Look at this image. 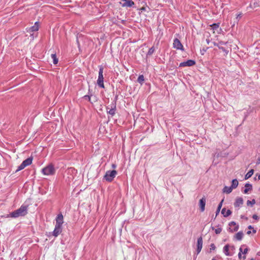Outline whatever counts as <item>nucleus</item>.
Wrapping results in <instances>:
<instances>
[{
    "instance_id": "obj_26",
    "label": "nucleus",
    "mask_w": 260,
    "mask_h": 260,
    "mask_svg": "<svg viewBox=\"0 0 260 260\" xmlns=\"http://www.w3.org/2000/svg\"><path fill=\"white\" fill-rule=\"evenodd\" d=\"M51 58L53 59V62L54 64H56L58 63V58L56 57V55L55 54H51Z\"/></svg>"
},
{
    "instance_id": "obj_41",
    "label": "nucleus",
    "mask_w": 260,
    "mask_h": 260,
    "mask_svg": "<svg viewBox=\"0 0 260 260\" xmlns=\"http://www.w3.org/2000/svg\"><path fill=\"white\" fill-rule=\"evenodd\" d=\"M238 257L239 258H241V253L240 252L238 253Z\"/></svg>"
},
{
    "instance_id": "obj_24",
    "label": "nucleus",
    "mask_w": 260,
    "mask_h": 260,
    "mask_svg": "<svg viewBox=\"0 0 260 260\" xmlns=\"http://www.w3.org/2000/svg\"><path fill=\"white\" fill-rule=\"evenodd\" d=\"M137 81L142 85L143 84V82L144 81V77L143 75H139V76L138 78Z\"/></svg>"
},
{
    "instance_id": "obj_27",
    "label": "nucleus",
    "mask_w": 260,
    "mask_h": 260,
    "mask_svg": "<svg viewBox=\"0 0 260 260\" xmlns=\"http://www.w3.org/2000/svg\"><path fill=\"white\" fill-rule=\"evenodd\" d=\"M155 50V48H154V46H152V47H151V48L149 49V50H148V52H147V56H151V55H152V54L154 52Z\"/></svg>"
},
{
    "instance_id": "obj_42",
    "label": "nucleus",
    "mask_w": 260,
    "mask_h": 260,
    "mask_svg": "<svg viewBox=\"0 0 260 260\" xmlns=\"http://www.w3.org/2000/svg\"><path fill=\"white\" fill-rule=\"evenodd\" d=\"M241 14H239L237 15V18H241Z\"/></svg>"
},
{
    "instance_id": "obj_29",
    "label": "nucleus",
    "mask_w": 260,
    "mask_h": 260,
    "mask_svg": "<svg viewBox=\"0 0 260 260\" xmlns=\"http://www.w3.org/2000/svg\"><path fill=\"white\" fill-rule=\"evenodd\" d=\"M25 167L24 166V165H23V164L22 162L21 164V165L20 166H18L17 169L16 170V172H18L22 169H23L24 168H25Z\"/></svg>"
},
{
    "instance_id": "obj_14",
    "label": "nucleus",
    "mask_w": 260,
    "mask_h": 260,
    "mask_svg": "<svg viewBox=\"0 0 260 260\" xmlns=\"http://www.w3.org/2000/svg\"><path fill=\"white\" fill-rule=\"evenodd\" d=\"M39 28V22H36L35 24L29 28L28 30H27L28 32H34L38 31Z\"/></svg>"
},
{
    "instance_id": "obj_6",
    "label": "nucleus",
    "mask_w": 260,
    "mask_h": 260,
    "mask_svg": "<svg viewBox=\"0 0 260 260\" xmlns=\"http://www.w3.org/2000/svg\"><path fill=\"white\" fill-rule=\"evenodd\" d=\"M229 231L231 233L236 232L239 229V225L235 221H231L229 223Z\"/></svg>"
},
{
    "instance_id": "obj_37",
    "label": "nucleus",
    "mask_w": 260,
    "mask_h": 260,
    "mask_svg": "<svg viewBox=\"0 0 260 260\" xmlns=\"http://www.w3.org/2000/svg\"><path fill=\"white\" fill-rule=\"evenodd\" d=\"M219 48L220 49H221L223 52H226V53H228V52H226V50L225 49V48H223V47H219Z\"/></svg>"
},
{
    "instance_id": "obj_2",
    "label": "nucleus",
    "mask_w": 260,
    "mask_h": 260,
    "mask_svg": "<svg viewBox=\"0 0 260 260\" xmlns=\"http://www.w3.org/2000/svg\"><path fill=\"white\" fill-rule=\"evenodd\" d=\"M103 70V67L102 66H99V76L97 80L98 86L103 88L105 87L104 84Z\"/></svg>"
},
{
    "instance_id": "obj_48",
    "label": "nucleus",
    "mask_w": 260,
    "mask_h": 260,
    "mask_svg": "<svg viewBox=\"0 0 260 260\" xmlns=\"http://www.w3.org/2000/svg\"><path fill=\"white\" fill-rule=\"evenodd\" d=\"M206 41H207V43L208 44H209V40H206Z\"/></svg>"
},
{
    "instance_id": "obj_22",
    "label": "nucleus",
    "mask_w": 260,
    "mask_h": 260,
    "mask_svg": "<svg viewBox=\"0 0 260 260\" xmlns=\"http://www.w3.org/2000/svg\"><path fill=\"white\" fill-rule=\"evenodd\" d=\"M223 202V199L221 200V201L219 203V204L218 205L216 211V216H217L220 212V209L222 206V203Z\"/></svg>"
},
{
    "instance_id": "obj_49",
    "label": "nucleus",
    "mask_w": 260,
    "mask_h": 260,
    "mask_svg": "<svg viewBox=\"0 0 260 260\" xmlns=\"http://www.w3.org/2000/svg\"><path fill=\"white\" fill-rule=\"evenodd\" d=\"M246 258V257L244 256H243V259H245Z\"/></svg>"
},
{
    "instance_id": "obj_19",
    "label": "nucleus",
    "mask_w": 260,
    "mask_h": 260,
    "mask_svg": "<svg viewBox=\"0 0 260 260\" xmlns=\"http://www.w3.org/2000/svg\"><path fill=\"white\" fill-rule=\"evenodd\" d=\"M243 237V233L242 231L238 232L234 236V238L238 241H241Z\"/></svg>"
},
{
    "instance_id": "obj_8",
    "label": "nucleus",
    "mask_w": 260,
    "mask_h": 260,
    "mask_svg": "<svg viewBox=\"0 0 260 260\" xmlns=\"http://www.w3.org/2000/svg\"><path fill=\"white\" fill-rule=\"evenodd\" d=\"M107 112L111 116H113L115 114L116 111V104L114 103L111 105V108H110L109 107H106Z\"/></svg>"
},
{
    "instance_id": "obj_11",
    "label": "nucleus",
    "mask_w": 260,
    "mask_h": 260,
    "mask_svg": "<svg viewBox=\"0 0 260 260\" xmlns=\"http://www.w3.org/2000/svg\"><path fill=\"white\" fill-rule=\"evenodd\" d=\"M203 246V239L202 237H199L197 240V254H199Z\"/></svg>"
},
{
    "instance_id": "obj_23",
    "label": "nucleus",
    "mask_w": 260,
    "mask_h": 260,
    "mask_svg": "<svg viewBox=\"0 0 260 260\" xmlns=\"http://www.w3.org/2000/svg\"><path fill=\"white\" fill-rule=\"evenodd\" d=\"M238 185V181L236 179H233L232 182L231 187L234 189L236 188Z\"/></svg>"
},
{
    "instance_id": "obj_40",
    "label": "nucleus",
    "mask_w": 260,
    "mask_h": 260,
    "mask_svg": "<svg viewBox=\"0 0 260 260\" xmlns=\"http://www.w3.org/2000/svg\"><path fill=\"white\" fill-rule=\"evenodd\" d=\"M248 229L249 230H251V229H253V228L251 225H250L248 226Z\"/></svg>"
},
{
    "instance_id": "obj_33",
    "label": "nucleus",
    "mask_w": 260,
    "mask_h": 260,
    "mask_svg": "<svg viewBox=\"0 0 260 260\" xmlns=\"http://www.w3.org/2000/svg\"><path fill=\"white\" fill-rule=\"evenodd\" d=\"M84 98L85 99L88 100V101H89L90 102L92 103L91 102V96H90L89 95H86L84 96Z\"/></svg>"
},
{
    "instance_id": "obj_12",
    "label": "nucleus",
    "mask_w": 260,
    "mask_h": 260,
    "mask_svg": "<svg viewBox=\"0 0 260 260\" xmlns=\"http://www.w3.org/2000/svg\"><path fill=\"white\" fill-rule=\"evenodd\" d=\"M124 2L123 4H121L123 7H132L134 5L135 3L132 0H122Z\"/></svg>"
},
{
    "instance_id": "obj_3",
    "label": "nucleus",
    "mask_w": 260,
    "mask_h": 260,
    "mask_svg": "<svg viewBox=\"0 0 260 260\" xmlns=\"http://www.w3.org/2000/svg\"><path fill=\"white\" fill-rule=\"evenodd\" d=\"M117 173V172L115 170L107 171L104 176V179L108 182H111L115 177Z\"/></svg>"
},
{
    "instance_id": "obj_47",
    "label": "nucleus",
    "mask_w": 260,
    "mask_h": 260,
    "mask_svg": "<svg viewBox=\"0 0 260 260\" xmlns=\"http://www.w3.org/2000/svg\"><path fill=\"white\" fill-rule=\"evenodd\" d=\"M70 170H71V171H74V170H74V169L71 168V169H70Z\"/></svg>"
},
{
    "instance_id": "obj_46",
    "label": "nucleus",
    "mask_w": 260,
    "mask_h": 260,
    "mask_svg": "<svg viewBox=\"0 0 260 260\" xmlns=\"http://www.w3.org/2000/svg\"><path fill=\"white\" fill-rule=\"evenodd\" d=\"M258 179L260 180V174L258 175Z\"/></svg>"
},
{
    "instance_id": "obj_31",
    "label": "nucleus",
    "mask_w": 260,
    "mask_h": 260,
    "mask_svg": "<svg viewBox=\"0 0 260 260\" xmlns=\"http://www.w3.org/2000/svg\"><path fill=\"white\" fill-rule=\"evenodd\" d=\"M216 248V246L215 245H214V244L213 243H212L211 245H210V252H211L212 250H215Z\"/></svg>"
},
{
    "instance_id": "obj_30",
    "label": "nucleus",
    "mask_w": 260,
    "mask_h": 260,
    "mask_svg": "<svg viewBox=\"0 0 260 260\" xmlns=\"http://www.w3.org/2000/svg\"><path fill=\"white\" fill-rule=\"evenodd\" d=\"M212 229L213 230H215V232L216 234H219L221 233V231H222V229L221 228H217V229H215L214 227H211Z\"/></svg>"
},
{
    "instance_id": "obj_15",
    "label": "nucleus",
    "mask_w": 260,
    "mask_h": 260,
    "mask_svg": "<svg viewBox=\"0 0 260 260\" xmlns=\"http://www.w3.org/2000/svg\"><path fill=\"white\" fill-rule=\"evenodd\" d=\"M243 204V200L241 197H238L236 199L235 202L234 203V206L235 207H240Z\"/></svg>"
},
{
    "instance_id": "obj_7",
    "label": "nucleus",
    "mask_w": 260,
    "mask_h": 260,
    "mask_svg": "<svg viewBox=\"0 0 260 260\" xmlns=\"http://www.w3.org/2000/svg\"><path fill=\"white\" fill-rule=\"evenodd\" d=\"M196 64V61L194 60L189 59L186 61L181 62L179 64L180 67H191Z\"/></svg>"
},
{
    "instance_id": "obj_10",
    "label": "nucleus",
    "mask_w": 260,
    "mask_h": 260,
    "mask_svg": "<svg viewBox=\"0 0 260 260\" xmlns=\"http://www.w3.org/2000/svg\"><path fill=\"white\" fill-rule=\"evenodd\" d=\"M63 217L62 214L60 213L58 214L56 218L55 225L62 226V224L63 222Z\"/></svg>"
},
{
    "instance_id": "obj_21",
    "label": "nucleus",
    "mask_w": 260,
    "mask_h": 260,
    "mask_svg": "<svg viewBox=\"0 0 260 260\" xmlns=\"http://www.w3.org/2000/svg\"><path fill=\"white\" fill-rule=\"evenodd\" d=\"M254 170L253 169H251L249 170L248 173L245 176V179H248L253 174Z\"/></svg>"
},
{
    "instance_id": "obj_36",
    "label": "nucleus",
    "mask_w": 260,
    "mask_h": 260,
    "mask_svg": "<svg viewBox=\"0 0 260 260\" xmlns=\"http://www.w3.org/2000/svg\"><path fill=\"white\" fill-rule=\"evenodd\" d=\"M248 250V248H246L244 250V251L242 252V253H243V254H246V253H247Z\"/></svg>"
},
{
    "instance_id": "obj_20",
    "label": "nucleus",
    "mask_w": 260,
    "mask_h": 260,
    "mask_svg": "<svg viewBox=\"0 0 260 260\" xmlns=\"http://www.w3.org/2000/svg\"><path fill=\"white\" fill-rule=\"evenodd\" d=\"M233 189V188L231 187V186L230 187L225 186L223 189V192H225L226 193H230L232 192Z\"/></svg>"
},
{
    "instance_id": "obj_17",
    "label": "nucleus",
    "mask_w": 260,
    "mask_h": 260,
    "mask_svg": "<svg viewBox=\"0 0 260 260\" xmlns=\"http://www.w3.org/2000/svg\"><path fill=\"white\" fill-rule=\"evenodd\" d=\"M245 189L243 190V193L246 194L249 190L252 189V186L251 184L246 183L245 185Z\"/></svg>"
},
{
    "instance_id": "obj_5",
    "label": "nucleus",
    "mask_w": 260,
    "mask_h": 260,
    "mask_svg": "<svg viewBox=\"0 0 260 260\" xmlns=\"http://www.w3.org/2000/svg\"><path fill=\"white\" fill-rule=\"evenodd\" d=\"M173 47L177 50H183V46L179 39L176 38L173 41Z\"/></svg>"
},
{
    "instance_id": "obj_9",
    "label": "nucleus",
    "mask_w": 260,
    "mask_h": 260,
    "mask_svg": "<svg viewBox=\"0 0 260 260\" xmlns=\"http://www.w3.org/2000/svg\"><path fill=\"white\" fill-rule=\"evenodd\" d=\"M62 232V226L58 225H55V228L52 232V235L54 237H57Z\"/></svg>"
},
{
    "instance_id": "obj_28",
    "label": "nucleus",
    "mask_w": 260,
    "mask_h": 260,
    "mask_svg": "<svg viewBox=\"0 0 260 260\" xmlns=\"http://www.w3.org/2000/svg\"><path fill=\"white\" fill-rule=\"evenodd\" d=\"M246 203L248 206H249V205L253 206L254 204H255V200L254 199H253L251 201L248 200L247 201Z\"/></svg>"
},
{
    "instance_id": "obj_35",
    "label": "nucleus",
    "mask_w": 260,
    "mask_h": 260,
    "mask_svg": "<svg viewBox=\"0 0 260 260\" xmlns=\"http://www.w3.org/2000/svg\"><path fill=\"white\" fill-rule=\"evenodd\" d=\"M207 49L208 48H207L206 49L203 48L202 50H201V51L202 52V54H204V53L206 52Z\"/></svg>"
},
{
    "instance_id": "obj_16",
    "label": "nucleus",
    "mask_w": 260,
    "mask_h": 260,
    "mask_svg": "<svg viewBox=\"0 0 260 260\" xmlns=\"http://www.w3.org/2000/svg\"><path fill=\"white\" fill-rule=\"evenodd\" d=\"M221 214L224 217H226L232 214V211L229 209L226 211V209L223 208L221 210Z\"/></svg>"
},
{
    "instance_id": "obj_4",
    "label": "nucleus",
    "mask_w": 260,
    "mask_h": 260,
    "mask_svg": "<svg viewBox=\"0 0 260 260\" xmlns=\"http://www.w3.org/2000/svg\"><path fill=\"white\" fill-rule=\"evenodd\" d=\"M42 172L45 175H52L55 174V170L53 165L52 164H50L43 168Z\"/></svg>"
},
{
    "instance_id": "obj_43",
    "label": "nucleus",
    "mask_w": 260,
    "mask_h": 260,
    "mask_svg": "<svg viewBox=\"0 0 260 260\" xmlns=\"http://www.w3.org/2000/svg\"><path fill=\"white\" fill-rule=\"evenodd\" d=\"M251 233V232L250 231H248L247 232V235H250Z\"/></svg>"
},
{
    "instance_id": "obj_1",
    "label": "nucleus",
    "mask_w": 260,
    "mask_h": 260,
    "mask_svg": "<svg viewBox=\"0 0 260 260\" xmlns=\"http://www.w3.org/2000/svg\"><path fill=\"white\" fill-rule=\"evenodd\" d=\"M28 206L22 205L18 209L11 212L10 214V217L17 218L19 216H23L27 214Z\"/></svg>"
},
{
    "instance_id": "obj_18",
    "label": "nucleus",
    "mask_w": 260,
    "mask_h": 260,
    "mask_svg": "<svg viewBox=\"0 0 260 260\" xmlns=\"http://www.w3.org/2000/svg\"><path fill=\"white\" fill-rule=\"evenodd\" d=\"M32 157H28L27 159H25L22 161V163L24 165V166L26 167L29 165H30L32 163Z\"/></svg>"
},
{
    "instance_id": "obj_13",
    "label": "nucleus",
    "mask_w": 260,
    "mask_h": 260,
    "mask_svg": "<svg viewBox=\"0 0 260 260\" xmlns=\"http://www.w3.org/2000/svg\"><path fill=\"white\" fill-rule=\"evenodd\" d=\"M206 199L205 198H202L199 201V206L200 208V211L201 212H204L205 209L206 205Z\"/></svg>"
},
{
    "instance_id": "obj_51",
    "label": "nucleus",
    "mask_w": 260,
    "mask_h": 260,
    "mask_svg": "<svg viewBox=\"0 0 260 260\" xmlns=\"http://www.w3.org/2000/svg\"><path fill=\"white\" fill-rule=\"evenodd\" d=\"M212 260H215V259L214 258H213L212 259Z\"/></svg>"
},
{
    "instance_id": "obj_39",
    "label": "nucleus",
    "mask_w": 260,
    "mask_h": 260,
    "mask_svg": "<svg viewBox=\"0 0 260 260\" xmlns=\"http://www.w3.org/2000/svg\"><path fill=\"white\" fill-rule=\"evenodd\" d=\"M112 168L113 169H115L116 168V165L115 164H112Z\"/></svg>"
},
{
    "instance_id": "obj_50",
    "label": "nucleus",
    "mask_w": 260,
    "mask_h": 260,
    "mask_svg": "<svg viewBox=\"0 0 260 260\" xmlns=\"http://www.w3.org/2000/svg\"><path fill=\"white\" fill-rule=\"evenodd\" d=\"M250 260H254V259L252 258Z\"/></svg>"
},
{
    "instance_id": "obj_45",
    "label": "nucleus",
    "mask_w": 260,
    "mask_h": 260,
    "mask_svg": "<svg viewBox=\"0 0 260 260\" xmlns=\"http://www.w3.org/2000/svg\"><path fill=\"white\" fill-rule=\"evenodd\" d=\"M256 231L255 230H254V229H253L252 233H254V234H255V233H256Z\"/></svg>"
},
{
    "instance_id": "obj_38",
    "label": "nucleus",
    "mask_w": 260,
    "mask_h": 260,
    "mask_svg": "<svg viewBox=\"0 0 260 260\" xmlns=\"http://www.w3.org/2000/svg\"><path fill=\"white\" fill-rule=\"evenodd\" d=\"M260 164V157L258 158L257 159V162H256V164Z\"/></svg>"
},
{
    "instance_id": "obj_32",
    "label": "nucleus",
    "mask_w": 260,
    "mask_h": 260,
    "mask_svg": "<svg viewBox=\"0 0 260 260\" xmlns=\"http://www.w3.org/2000/svg\"><path fill=\"white\" fill-rule=\"evenodd\" d=\"M213 29H216L218 27L219 25L216 23H214L212 25H211Z\"/></svg>"
},
{
    "instance_id": "obj_44",
    "label": "nucleus",
    "mask_w": 260,
    "mask_h": 260,
    "mask_svg": "<svg viewBox=\"0 0 260 260\" xmlns=\"http://www.w3.org/2000/svg\"><path fill=\"white\" fill-rule=\"evenodd\" d=\"M239 250H240V252H240L241 253V252H243L242 247H240V248Z\"/></svg>"
},
{
    "instance_id": "obj_34",
    "label": "nucleus",
    "mask_w": 260,
    "mask_h": 260,
    "mask_svg": "<svg viewBox=\"0 0 260 260\" xmlns=\"http://www.w3.org/2000/svg\"><path fill=\"white\" fill-rule=\"evenodd\" d=\"M252 218L254 219H255V220H257L258 219V216L256 215V214H254L252 216Z\"/></svg>"
},
{
    "instance_id": "obj_25",
    "label": "nucleus",
    "mask_w": 260,
    "mask_h": 260,
    "mask_svg": "<svg viewBox=\"0 0 260 260\" xmlns=\"http://www.w3.org/2000/svg\"><path fill=\"white\" fill-rule=\"evenodd\" d=\"M229 245L228 244L225 245L223 247V252H224L225 254L227 256L230 255V253L229 252Z\"/></svg>"
}]
</instances>
